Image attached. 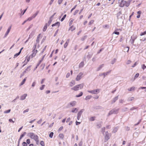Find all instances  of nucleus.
I'll list each match as a JSON object with an SVG mask.
<instances>
[{
  "mask_svg": "<svg viewBox=\"0 0 146 146\" xmlns=\"http://www.w3.org/2000/svg\"><path fill=\"white\" fill-rule=\"evenodd\" d=\"M129 47L127 46L125 48L124 50L126 51L127 52H128L129 50Z\"/></svg>",
  "mask_w": 146,
  "mask_h": 146,
  "instance_id": "nucleus-43",
  "label": "nucleus"
},
{
  "mask_svg": "<svg viewBox=\"0 0 146 146\" xmlns=\"http://www.w3.org/2000/svg\"><path fill=\"white\" fill-rule=\"evenodd\" d=\"M22 145L23 146H27V144L26 142H23V143Z\"/></svg>",
  "mask_w": 146,
  "mask_h": 146,
  "instance_id": "nucleus-60",
  "label": "nucleus"
},
{
  "mask_svg": "<svg viewBox=\"0 0 146 146\" xmlns=\"http://www.w3.org/2000/svg\"><path fill=\"white\" fill-rule=\"evenodd\" d=\"M26 79H27V77H26L23 80V81L21 83L20 85H23L24 84L25 81L26 80Z\"/></svg>",
  "mask_w": 146,
  "mask_h": 146,
  "instance_id": "nucleus-26",
  "label": "nucleus"
},
{
  "mask_svg": "<svg viewBox=\"0 0 146 146\" xmlns=\"http://www.w3.org/2000/svg\"><path fill=\"white\" fill-rule=\"evenodd\" d=\"M77 111L78 110L77 109V108H74L72 110L71 112L72 113H76Z\"/></svg>",
  "mask_w": 146,
  "mask_h": 146,
  "instance_id": "nucleus-31",
  "label": "nucleus"
},
{
  "mask_svg": "<svg viewBox=\"0 0 146 146\" xmlns=\"http://www.w3.org/2000/svg\"><path fill=\"white\" fill-rule=\"evenodd\" d=\"M118 129V127H116L114 128L113 129V132L114 133H115L117 131Z\"/></svg>",
  "mask_w": 146,
  "mask_h": 146,
  "instance_id": "nucleus-28",
  "label": "nucleus"
},
{
  "mask_svg": "<svg viewBox=\"0 0 146 146\" xmlns=\"http://www.w3.org/2000/svg\"><path fill=\"white\" fill-rule=\"evenodd\" d=\"M28 135L29 137L32 139H33L34 140L36 139L37 138H38V135H35L34 133H28Z\"/></svg>",
  "mask_w": 146,
  "mask_h": 146,
  "instance_id": "nucleus-1",
  "label": "nucleus"
},
{
  "mask_svg": "<svg viewBox=\"0 0 146 146\" xmlns=\"http://www.w3.org/2000/svg\"><path fill=\"white\" fill-rule=\"evenodd\" d=\"M134 99V98L133 97H132L131 98H128L127 100V101L128 102H130V101H131L133 100Z\"/></svg>",
  "mask_w": 146,
  "mask_h": 146,
  "instance_id": "nucleus-37",
  "label": "nucleus"
},
{
  "mask_svg": "<svg viewBox=\"0 0 146 146\" xmlns=\"http://www.w3.org/2000/svg\"><path fill=\"white\" fill-rule=\"evenodd\" d=\"M76 101H72L68 104V107H70V106H74L76 105Z\"/></svg>",
  "mask_w": 146,
  "mask_h": 146,
  "instance_id": "nucleus-5",
  "label": "nucleus"
},
{
  "mask_svg": "<svg viewBox=\"0 0 146 146\" xmlns=\"http://www.w3.org/2000/svg\"><path fill=\"white\" fill-rule=\"evenodd\" d=\"M15 118H14L13 119H9V121L10 122L12 123H14V122L15 121Z\"/></svg>",
  "mask_w": 146,
  "mask_h": 146,
  "instance_id": "nucleus-27",
  "label": "nucleus"
},
{
  "mask_svg": "<svg viewBox=\"0 0 146 146\" xmlns=\"http://www.w3.org/2000/svg\"><path fill=\"white\" fill-rule=\"evenodd\" d=\"M128 108L126 107H125L122 109V111H125L127 110Z\"/></svg>",
  "mask_w": 146,
  "mask_h": 146,
  "instance_id": "nucleus-50",
  "label": "nucleus"
},
{
  "mask_svg": "<svg viewBox=\"0 0 146 146\" xmlns=\"http://www.w3.org/2000/svg\"><path fill=\"white\" fill-rule=\"evenodd\" d=\"M75 29V27H74L73 26H72L69 29V30H71V31H73Z\"/></svg>",
  "mask_w": 146,
  "mask_h": 146,
  "instance_id": "nucleus-24",
  "label": "nucleus"
},
{
  "mask_svg": "<svg viewBox=\"0 0 146 146\" xmlns=\"http://www.w3.org/2000/svg\"><path fill=\"white\" fill-rule=\"evenodd\" d=\"M79 85V89H82L83 87V84H80L78 85Z\"/></svg>",
  "mask_w": 146,
  "mask_h": 146,
  "instance_id": "nucleus-44",
  "label": "nucleus"
},
{
  "mask_svg": "<svg viewBox=\"0 0 146 146\" xmlns=\"http://www.w3.org/2000/svg\"><path fill=\"white\" fill-rule=\"evenodd\" d=\"M118 99V96H117L111 100V104H112L114 103Z\"/></svg>",
  "mask_w": 146,
  "mask_h": 146,
  "instance_id": "nucleus-10",
  "label": "nucleus"
},
{
  "mask_svg": "<svg viewBox=\"0 0 146 146\" xmlns=\"http://www.w3.org/2000/svg\"><path fill=\"white\" fill-rule=\"evenodd\" d=\"M83 94V93L82 92H80V94H79L76 95V97H81V96H82V95Z\"/></svg>",
  "mask_w": 146,
  "mask_h": 146,
  "instance_id": "nucleus-34",
  "label": "nucleus"
},
{
  "mask_svg": "<svg viewBox=\"0 0 146 146\" xmlns=\"http://www.w3.org/2000/svg\"><path fill=\"white\" fill-rule=\"evenodd\" d=\"M83 74L82 72L78 74L76 78V81L79 80L82 78V76L83 75Z\"/></svg>",
  "mask_w": 146,
  "mask_h": 146,
  "instance_id": "nucleus-7",
  "label": "nucleus"
},
{
  "mask_svg": "<svg viewBox=\"0 0 146 146\" xmlns=\"http://www.w3.org/2000/svg\"><path fill=\"white\" fill-rule=\"evenodd\" d=\"M79 85H78L74 86V87L71 88V90H74V91H77L78 90L79 88Z\"/></svg>",
  "mask_w": 146,
  "mask_h": 146,
  "instance_id": "nucleus-11",
  "label": "nucleus"
},
{
  "mask_svg": "<svg viewBox=\"0 0 146 146\" xmlns=\"http://www.w3.org/2000/svg\"><path fill=\"white\" fill-rule=\"evenodd\" d=\"M142 68L144 70L146 68V66L145 64H143L142 65Z\"/></svg>",
  "mask_w": 146,
  "mask_h": 146,
  "instance_id": "nucleus-57",
  "label": "nucleus"
},
{
  "mask_svg": "<svg viewBox=\"0 0 146 146\" xmlns=\"http://www.w3.org/2000/svg\"><path fill=\"white\" fill-rule=\"evenodd\" d=\"M31 58V56H30L28 57L27 59V62H28L30 60V58Z\"/></svg>",
  "mask_w": 146,
  "mask_h": 146,
  "instance_id": "nucleus-64",
  "label": "nucleus"
},
{
  "mask_svg": "<svg viewBox=\"0 0 146 146\" xmlns=\"http://www.w3.org/2000/svg\"><path fill=\"white\" fill-rule=\"evenodd\" d=\"M135 38H132V37H131V38L130 40L129 41V42L131 44H133L134 43V41L135 40Z\"/></svg>",
  "mask_w": 146,
  "mask_h": 146,
  "instance_id": "nucleus-20",
  "label": "nucleus"
},
{
  "mask_svg": "<svg viewBox=\"0 0 146 146\" xmlns=\"http://www.w3.org/2000/svg\"><path fill=\"white\" fill-rule=\"evenodd\" d=\"M40 144L42 146H44V143L43 141H40Z\"/></svg>",
  "mask_w": 146,
  "mask_h": 146,
  "instance_id": "nucleus-49",
  "label": "nucleus"
},
{
  "mask_svg": "<svg viewBox=\"0 0 146 146\" xmlns=\"http://www.w3.org/2000/svg\"><path fill=\"white\" fill-rule=\"evenodd\" d=\"M146 31H145L141 33L140 34V35L141 36H143V35H146Z\"/></svg>",
  "mask_w": 146,
  "mask_h": 146,
  "instance_id": "nucleus-51",
  "label": "nucleus"
},
{
  "mask_svg": "<svg viewBox=\"0 0 146 146\" xmlns=\"http://www.w3.org/2000/svg\"><path fill=\"white\" fill-rule=\"evenodd\" d=\"M21 53V52H19L18 53L15 54L14 56V58H16Z\"/></svg>",
  "mask_w": 146,
  "mask_h": 146,
  "instance_id": "nucleus-41",
  "label": "nucleus"
},
{
  "mask_svg": "<svg viewBox=\"0 0 146 146\" xmlns=\"http://www.w3.org/2000/svg\"><path fill=\"white\" fill-rule=\"evenodd\" d=\"M87 92L93 94H97L99 93L100 89H97L96 90H88Z\"/></svg>",
  "mask_w": 146,
  "mask_h": 146,
  "instance_id": "nucleus-2",
  "label": "nucleus"
},
{
  "mask_svg": "<svg viewBox=\"0 0 146 146\" xmlns=\"http://www.w3.org/2000/svg\"><path fill=\"white\" fill-rule=\"evenodd\" d=\"M38 138H37L36 140L35 139V140L36 141V144L37 145H38L39 144V140L38 139Z\"/></svg>",
  "mask_w": 146,
  "mask_h": 146,
  "instance_id": "nucleus-54",
  "label": "nucleus"
},
{
  "mask_svg": "<svg viewBox=\"0 0 146 146\" xmlns=\"http://www.w3.org/2000/svg\"><path fill=\"white\" fill-rule=\"evenodd\" d=\"M104 64H102L100 65L99 67L98 68L97 70V71H98L100 70L104 66Z\"/></svg>",
  "mask_w": 146,
  "mask_h": 146,
  "instance_id": "nucleus-29",
  "label": "nucleus"
},
{
  "mask_svg": "<svg viewBox=\"0 0 146 146\" xmlns=\"http://www.w3.org/2000/svg\"><path fill=\"white\" fill-rule=\"evenodd\" d=\"M27 94H24L21 96L20 100H25V99L26 97L27 96Z\"/></svg>",
  "mask_w": 146,
  "mask_h": 146,
  "instance_id": "nucleus-13",
  "label": "nucleus"
},
{
  "mask_svg": "<svg viewBox=\"0 0 146 146\" xmlns=\"http://www.w3.org/2000/svg\"><path fill=\"white\" fill-rule=\"evenodd\" d=\"M92 97V96L88 95L86 97L85 100H87L90 99Z\"/></svg>",
  "mask_w": 146,
  "mask_h": 146,
  "instance_id": "nucleus-23",
  "label": "nucleus"
},
{
  "mask_svg": "<svg viewBox=\"0 0 146 146\" xmlns=\"http://www.w3.org/2000/svg\"><path fill=\"white\" fill-rule=\"evenodd\" d=\"M60 25V23L59 22H57L55 23L54 24H52V27H54L55 26H56V25H58V27H59Z\"/></svg>",
  "mask_w": 146,
  "mask_h": 146,
  "instance_id": "nucleus-15",
  "label": "nucleus"
},
{
  "mask_svg": "<svg viewBox=\"0 0 146 146\" xmlns=\"http://www.w3.org/2000/svg\"><path fill=\"white\" fill-rule=\"evenodd\" d=\"M31 66H29L26 69H25V70L23 72L22 74L21 75L20 78H21L22 76H23L27 72V71H29L30 70V68Z\"/></svg>",
  "mask_w": 146,
  "mask_h": 146,
  "instance_id": "nucleus-4",
  "label": "nucleus"
},
{
  "mask_svg": "<svg viewBox=\"0 0 146 146\" xmlns=\"http://www.w3.org/2000/svg\"><path fill=\"white\" fill-rule=\"evenodd\" d=\"M110 137V135H106L105 136V140L107 141L109 139Z\"/></svg>",
  "mask_w": 146,
  "mask_h": 146,
  "instance_id": "nucleus-16",
  "label": "nucleus"
},
{
  "mask_svg": "<svg viewBox=\"0 0 146 146\" xmlns=\"http://www.w3.org/2000/svg\"><path fill=\"white\" fill-rule=\"evenodd\" d=\"M114 114V113L113 112V110L112 109L111 110V111H110L109 113H108V116H109L110 115H111L112 114Z\"/></svg>",
  "mask_w": 146,
  "mask_h": 146,
  "instance_id": "nucleus-33",
  "label": "nucleus"
},
{
  "mask_svg": "<svg viewBox=\"0 0 146 146\" xmlns=\"http://www.w3.org/2000/svg\"><path fill=\"white\" fill-rule=\"evenodd\" d=\"M103 27L104 28H108L109 27V26L108 25H106L103 26Z\"/></svg>",
  "mask_w": 146,
  "mask_h": 146,
  "instance_id": "nucleus-62",
  "label": "nucleus"
},
{
  "mask_svg": "<svg viewBox=\"0 0 146 146\" xmlns=\"http://www.w3.org/2000/svg\"><path fill=\"white\" fill-rule=\"evenodd\" d=\"M36 55V53H33L30 56H31V58H32L33 57H34Z\"/></svg>",
  "mask_w": 146,
  "mask_h": 146,
  "instance_id": "nucleus-61",
  "label": "nucleus"
},
{
  "mask_svg": "<svg viewBox=\"0 0 146 146\" xmlns=\"http://www.w3.org/2000/svg\"><path fill=\"white\" fill-rule=\"evenodd\" d=\"M10 111H11V110L9 109V110H8L6 111H4V113H9Z\"/></svg>",
  "mask_w": 146,
  "mask_h": 146,
  "instance_id": "nucleus-55",
  "label": "nucleus"
},
{
  "mask_svg": "<svg viewBox=\"0 0 146 146\" xmlns=\"http://www.w3.org/2000/svg\"><path fill=\"white\" fill-rule=\"evenodd\" d=\"M138 108L137 107H133L131 108L130 109V110L131 111H133L134 110Z\"/></svg>",
  "mask_w": 146,
  "mask_h": 146,
  "instance_id": "nucleus-48",
  "label": "nucleus"
},
{
  "mask_svg": "<svg viewBox=\"0 0 146 146\" xmlns=\"http://www.w3.org/2000/svg\"><path fill=\"white\" fill-rule=\"evenodd\" d=\"M45 86V85H42V86L40 88V90H43L44 89Z\"/></svg>",
  "mask_w": 146,
  "mask_h": 146,
  "instance_id": "nucleus-56",
  "label": "nucleus"
},
{
  "mask_svg": "<svg viewBox=\"0 0 146 146\" xmlns=\"http://www.w3.org/2000/svg\"><path fill=\"white\" fill-rule=\"evenodd\" d=\"M47 23H46L44 28H43V31L44 32H45L46 31L47 29Z\"/></svg>",
  "mask_w": 146,
  "mask_h": 146,
  "instance_id": "nucleus-30",
  "label": "nucleus"
},
{
  "mask_svg": "<svg viewBox=\"0 0 146 146\" xmlns=\"http://www.w3.org/2000/svg\"><path fill=\"white\" fill-rule=\"evenodd\" d=\"M119 108H118L117 109H116L115 108H114L113 109V112L114 114H117L118 113L119 111Z\"/></svg>",
  "mask_w": 146,
  "mask_h": 146,
  "instance_id": "nucleus-12",
  "label": "nucleus"
},
{
  "mask_svg": "<svg viewBox=\"0 0 146 146\" xmlns=\"http://www.w3.org/2000/svg\"><path fill=\"white\" fill-rule=\"evenodd\" d=\"M26 134V132H24L23 133L21 134L20 136V137H21V139H22L25 135Z\"/></svg>",
  "mask_w": 146,
  "mask_h": 146,
  "instance_id": "nucleus-42",
  "label": "nucleus"
},
{
  "mask_svg": "<svg viewBox=\"0 0 146 146\" xmlns=\"http://www.w3.org/2000/svg\"><path fill=\"white\" fill-rule=\"evenodd\" d=\"M121 15H122V13L121 11H120L117 14V17L118 19H122V16H121Z\"/></svg>",
  "mask_w": 146,
  "mask_h": 146,
  "instance_id": "nucleus-9",
  "label": "nucleus"
},
{
  "mask_svg": "<svg viewBox=\"0 0 146 146\" xmlns=\"http://www.w3.org/2000/svg\"><path fill=\"white\" fill-rule=\"evenodd\" d=\"M75 84V82L74 80H72L70 83V86L72 87L74 86Z\"/></svg>",
  "mask_w": 146,
  "mask_h": 146,
  "instance_id": "nucleus-22",
  "label": "nucleus"
},
{
  "mask_svg": "<svg viewBox=\"0 0 146 146\" xmlns=\"http://www.w3.org/2000/svg\"><path fill=\"white\" fill-rule=\"evenodd\" d=\"M45 55H44L42 58L41 59V60H40L39 62L37 64V66H38L40 64V63L42 62L43 61V60H44V57H45Z\"/></svg>",
  "mask_w": 146,
  "mask_h": 146,
  "instance_id": "nucleus-18",
  "label": "nucleus"
},
{
  "mask_svg": "<svg viewBox=\"0 0 146 146\" xmlns=\"http://www.w3.org/2000/svg\"><path fill=\"white\" fill-rule=\"evenodd\" d=\"M40 35V34L37 37V38L36 39V41L37 43H38L39 42Z\"/></svg>",
  "mask_w": 146,
  "mask_h": 146,
  "instance_id": "nucleus-40",
  "label": "nucleus"
},
{
  "mask_svg": "<svg viewBox=\"0 0 146 146\" xmlns=\"http://www.w3.org/2000/svg\"><path fill=\"white\" fill-rule=\"evenodd\" d=\"M113 34H115L117 35H119V33L118 31H115L113 32Z\"/></svg>",
  "mask_w": 146,
  "mask_h": 146,
  "instance_id": "nucleus-59",
  "label": "nucleus"
},
{
  "mask_svg": "<svg viewBox=\"0 0 146 146\" xmlns=\"http://www.w3.org/2000/svg\"><path fill=\"white\" fill-rule=\"evenodd\" d=\"M95 118V117H90V118L89 120L90 121H93L94 120Z\"/></svg>",
  "mask_w": 146,
  "mask_h": 146,
  "instance_id": "nucleus-53",
  "label": "nucleus"
},
{
  "mask_svg": "<svg viewBox=\"0 0 146 146\" xmlns=\"http://www.w3.org/2000/svg\"><path fill=\"white\" fill-rule=\"evenodd\" d=\"M34 34L35 33L33 31L29 35V37L28 38V39H29L30 38H32L34 35Z\"/></svg>",
  "mask_w": 146,
  "mask_h": 146,
  "instance_id": "nucleus-19",
  "label": "nucleus"
},
{
  "mask_svg": "<svg viewBox=\"0 0 146 146\" xmlns=\"http://www.w3.org/2000/svg\"><path fill=\"white\" fill-rule=\"evenodd\" d=\"M84 66V62L83 61L79 65V68H81L82 67Z\"/></svg>",
  "mask_w": 146,
  "mask_h": 146,
  "instance_id": "nucleus-25",
  "label": "nucleus"
},
{
  "mask_svg": "<svg viewBox=\"0 0 146 146\" xmlns=\"http://www.w3.org/2000/svg\"><path fill=\"white\" fill-rule=\"evenodd\" d=\"M130 2L131 1L130 0H129L127 1H125L126 3L125 4V6H126L127 7H128L130 5Z\"/></svg>",
  "mask_w": 146,
  "mask_h": 146,
  "instance_id": "nucleus-17",
  "label": "nucleus"
},
{
  "mask_svg": "<svg viewBox=\"0 0 146 146\" xmlns=\"http://www.w3.org/2000/svg\"><path fill=\"white\" fill-rule=\"evenodd\" d=\"M111 70H109L107 72H104L103 74H104V78H105L106 76L108 75L111 72Z\"/></svg>",
  "mask_w": 146,
  "mask_h": 146,
  "instance_id": "nucleus-14",
  "label": "nucleus"
},
{
  "mask_svg": "<svg viewBox=\"0 0 146 146\" xmlns=\"http://www.w3.org/2000/svg\"><path fill=\"white\" fill-rule=\"evenodd\" d=\"M66 14L64 15L63 17L61 19L60 21L61 22L63 21L65 19V18L66 17Z\"/></svg>",
  "mask_w": 146,
  "mask_h": 146,
  "instance_id": "nucleus-38",
  "label": "nucleus"
},
{
  "mask_svg": "<svg viewBox=\"0 0 146 146\" xmlns=\"http://www.w3.org/2000/svg\"><path fill=\"white\" fill-rule=\"evenodd\" d=\"M135 87H132L131 88L129 89H128V90L129 91H134L135 90Z\"/></svg>",
  "mask_w": 146,
  "mask_h": 146,
  "instance_id": "nucleus-32",
  "label": "nucleus"
},
{
  "mask_svg": "<svg viewBox=\"0 0 146 146\" xmlns=\"http://www.w3.org/2000/svg\"><path fill=\"white\" fill-rule=\"evenodd\" d=\"M141 119H140L139 120V121L138 122H137V123H136L134 125V126H136L139 125L140 123V122H141Z\"/></svg>",
  "mask_w": 146,
  "mask_h": 146,
  "instance_id": "nucleus-58",
  "label": "nucleus"
},
{
  "mask_svg": "<svg viewBox=\"0 0 146 146\" xmlns=\"http://www.w3.org/2000/svg\"><path fill=\"white\" fill-rule=\"evenodd\" d=\"M39 11H37L35 14H33L31 17L33 18H35L38 14Z\"/></svg>",
  "mask_w": 146,
  "mask_h": 146,
  "instance_id": "nucleus-21",
  "label": "nucleus"
},
{
  "mask_svg": "<svg viewBox=\"0 0 146 146\" xmlns=\"http://www.w3.org/2000/svg\"><path fill=\"white\" fill-rule=\"evenodd\" d=\"M53 134H54V133L53 132H51L50 133L49 135V137L51 138H52V137L53 135Z\"/></svg>",
  "mask_w": 146,
  "mask_h": 146,
  "instance_id": "nucleus-47",
  "label": "nucleus"
},
{
  "mask_svg": "<svg viewBox=\"0 0 146 146\" xmlns=\"http://www.w3.org/2000/svg\"><path fill=\"white\" fill-rule=\"evenodd\" d=\"M77 6V5H75L71 10L70 12L71 13L72 11L74 10L76 8Z\"/></svg>",
  "mask_w": 146,
  "mask_h": 146,
  "instance_id": "nucleus-63",
  "label": "nucleus"
},
{
  "mask_svg": "<svg viewBox=\"0 0 146 146\" xmlns=\"http://www.w3.org/2000/svg\"><path fill=\"white\" fill-rule=\"evenodd\" d=\"M105 127H103L102 128L101 132H102V133L103 134H104V132L105 131Z\"/></svg>",
  "mask_w": 146,
  "mask_h": 146,
  "instance_id": "nucleus-46",
  "label": "nucleus"
},
{
  "mask_svg": "<svg viewBox=\"0 0 146 146\" xmlns=\"http://www.w3.org/2000/svg\"><path fill=\"white\" fill-rule=\"evenodd\" d=\"M116 59L115 58H114L113 60H112L111 62V64H113L116 61Z\"/></svg>",
  "mask_w": 146,
  "mask_h": 146,
  "instance_id": "nucleus-45",
  "label": "nucleus"
},
{
  "mask_svg": "<svg viewBox=\"0 0 146 146\" xmlns=\"http://www.w3.org/2000/svg\"><path fill=\"white\" fill-rule=\"evenodd\" d=\"M70 21L69 23V25L70 26H71L72 23L73 21H74L73 19H70Z\"/></svg>",
  "mask_w": 146,
  "mask_h": 146,
  "instance_id": "nucleus-39",
  "label": "nucleus"
},
{
  "mask_svg": "<svg viewBox=\"0 0 146 146\" xmlns=\"http://www.w3.org/2000/svg\"><path fill=\"white\" fill-rule=\"evenodd\" d=\"M11 26H10L8 28L7 31L6 32V33L4 36L3 37L4 38H5L8 35V34L9 33V32H10V31L11 29Z\"/></svg>",
  "mask_w": 146,
  "mask_h": 146,
  "instance_id": "nucleus-8",
  "label": "nucleus"
},
{
  "mask_svg": "<svg viewBox=\"0 0 146 146\" xmlns=\"http://www.w3.org/2000/svg\"><path fill=\"white\" fill-rule=\"evenodd\" d=\"M58 136L61 139H63L64 137V135L62 133H60L59 134Z\"/></svg>",
  "mask_w": 146,
  "mask_h": 146,
  "instance_id": "nucleus-36",
  "label": "nucleus"
},
{
  "mask_svg": "<svg viewBox=\"0 0 146 146\" xmlns=\"http://www.w3.org/2000/svg\"><path fill=\"white\" fill-rule=\"evenodd\" d=\"M52 21V19H50L49 18V20L48 22V23L47 24V25L48 26H49L50 25Z\"/></svg>",
  "mask_w": 146,
  "mask_h": 146,
  "instance_id": "nucleus-35",
  "label": "nucleus"
},
{
  "mask_svg": "<svg viewBox=\"0 0 146 146\" xmlns=\"http://www.w3.org/2000/svg\"><path fill=\"white\" fill-rule=\"evenodd\" d=\"M119 6L121 7H123L125 6V1L123 0H122L120 1H118Z\"/></svg>",
  "mask_w": 146,
  "mask_h": 146,
  "instance_id": "nucleus-6",
  "label": "nucleus"
},
{
  "mask_svg": "<svg viewBox=\"0 0 146 146\" xmlns=\"http://www.w3.org/2000/svg\"><path fill=\"white\" fill-rule=\"evenodd\" d=\"M94 22V21L93 20H91L88 23L89 25H90L92 24Z\"/></svg>",
  "mask_w": 146,
  "mask_h": 146,
  "instance_id": "nucleus-52",
  "label": "nucleus"
},
{
  "mask_svg": "<svg viewBox=\"0 0 146 146\" xmlns=\"http://www.w3.org/2000/svg\"><path fill=\"white\" fill-rule=\"evenodd\" d=\"M84 109H82L80 110V111L78 112V113H77V119L78 120H79L81 117V115L82 113L84 111Z\"/></svg>",
  "mask_w": 146,
  "mask_h": 146,
  "instance_id": "nucleus-3",
  "label": "nucleus"
}]
</instances>
